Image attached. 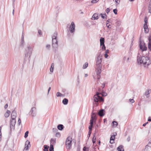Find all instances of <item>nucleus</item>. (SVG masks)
Wrapping results in <instances>:
<instances>
[{
	"label": "nucleus",
	"instance_id": "1",
	"mask_svg": "<svg viewBox=\"0 0 151 151\" xmlns=\"http://www.w3.org/2000/svg\"><path fill=\"white\" fill-rule=\"evenodd\" d=\"M147 48H139L138 54L137 61L139 65L142 64L145 67L148 65L150 63V60L148 57L143 56L141 57L140 54H142L147 51Z\"/></svg>",
	"mask_w": 151,
	"mask_h": 151
},
{
	"label": "nucleus",
	"instance_id": "2",
	"mask_svg": "<svg viewBox=\"0 0 151 151\" xmlns=\"http://www.w3.org/2000/svg\"><path fill=\"white\" fill-rule=\"evenodd\" d=\"M100 95L103 96H106L107 95V93L105 92H102L101 93L97 92L96 94L93 96V98L95 104L97 106L99 102H103L104 101V99Z\"/></svg>",
	"mask_w": 151,
	"mask_h": 151
},
{
	"label": "nucleus",
	"instance_id": "3",
	"mask_svg": "<svg viewBox=\"0 0 151 151\" xmlns=\"http://www.w3.org/2000/svg\"><path fill=\"white\" fill-rule=\"evenodd\" d=\"M103 58V55L101 54V52H99L95 58L96 66H101Z\"/></svg>",
	"mask_w": 151,
	"mask_h": 151
},
{
	"label": "nucleus",
	"instance_id": "4",
	"mask_svg": "<svg viewBox=\"0 0 151 151\" xmlns=\"http://www.w3.org/2000/svg\"><path fill=\"white\" fill-rule=\"evenodd\" d=\"M32 50V48H26L24 56V59L26 60L27 59L29 62L30 61Z\"/></svg>",
	"mask_w": 151,
	"mask_h": 151
},
{
	"label": "nucleus",
	"instance_id": "5",
	"mask_svg": "<svg viewBox=\"0 0 151 151\" xmlns=\"http://www.w3.org/2000/svg\"><path fill=\"white\" fill-rule=\"evenodd\" d=\"M57 32H55L52 36V47H57L58 46V41L57 40Z\"/></svg>",
	"mask_w": 151,
	"mask_h": 151
},
{
	"label": "nucleus",
	"instance_id": "6",
	"mask_svg": "<svg viewBox=\"0 0 151 151\" xmlns=\"http://www.w3.org/2000/svg\"><path fill=\"white\" fill-rule=\"evenodd\" d=\"M72 142V138L69 136L66 139L65 142V145L68 149H70L71 147V142Z\"/></svg>",
	"mask_w": 151,
	"mask_h": 151
},
{
	"label": "nucleus",
	"instance_id": "7",
	"mask_svg": "<svg viewBox=\"0 0 151 151\" xmlns=\"http://www.w3.org/2000/svg\"><path fill=\"white\" fill-rule=\"evenodd\" d=\"M36 104L34 105V107H32L29 113V115L32 117L35 116L37 114V108L36 107Z\"/></svg>",
	"mask_w": 151,
	"mask_h": 151
},
{
	"label": "nucleus",
	"instance_id": "8",
	"mask_svg": "<svg viewBox=\"0 0 151 151\" xmlns=\"http://www.w3.org/2000/svg\"><path fill=\"white\" fill-rule=\"evenodd\" d=\"M106 48H101L99 52H101V53L102 52H104V53L105 52V54H104V57L105 58H107L108 57V54L109 53V50H106Z\"/></svg>",
	"mask_w": 151,
	"mask_h": 151
},
{
	"label": "nucleus",
	"instance_id": "9",
	"mask_svg": "<svg viewBox=\"0 0 151 151\" xmlns=\"http://www.w3.org/2000/svg\"><path fill=\"white\" fill-rule=\"evenodd\" d=\"M10 128L11 129H14V126L15 124V123L16 122V119H12L11 120H10Z\"/></svg>",
	"mask_w": 151,
	"mask_h": 151
},
{
	"label": "nucleus",
	"instance_id": "10",
	"mask_svg": "<svg viewBox=\"0 0 151 151\" xmlns=\"http://www.w3.org/2000/svg\"><path fill=\"white\" fill-rule=\"evenodd\" d=\"M75 24L73 22H72L70 27V32L71 33H74L75 31Z\"/></svg>",
	"mask_w": 151,
	"mask_h": 151
},
{
	"label": "nucleus",
	"instance_id": "11",
	"mask_svg": "<svg viewBox=\"0 0 151 151\" xmlns=\"http://www.w3.org/2000/svg\"><path fill=\"white\" fill-rule=\"evenodd\" d=\"M96 74L97 76L100 75L101 72V66H96Z\"/></svg>",
	"mask_w": 151,
	"mask_h": 151
},
{
	"label": "nucleus",
	"instance_id": "12",
	"mask_svg": "<svg viewBox=\"0 0 151 151\" xmlns=\"http://www.w3.org/2000/svg\"><path fill=\"white\" fill-rule=\"evenodd\" d=\"M144 151H151V140L145 147Z\"/></svg>",
	"mask_w": 151,
	"mask_h": 151
},
{
	"label": "nucleus",
	"instance_id": "13",
	"mask_svg": "<svg viewBox=\"0 0 151 151\" xmlns=\"http://www.w3.org/2000/svg\"><path fill=\"white\" fill-rule=\"evenodd\" d=\"M25 145L26 147H24V150H27L29 149V147H30V142L28 140H27L25 142Z\"/></svg>",
	"mask_w": 151,
	"mask_h": 151
},
{
	"label": "nucleus",
	"instance_id": "14",
	"mask_svg": "<svg viewBox=\"0 0 151 151\" xmlns=\"http://www.w3.org/2000/svg\"><path fill=\"white\" fill-rule=\"evenodd\" d=\"M139 47H146L145 44L142 40L140 39L139 41Z\"/></svg>",
	"mask_w": 151,
	"mask_h": 151
},
{
	"label": "nucleus",
	"instance_id": "15",
	"mask_svg": "<svg viewBox=\"0 0 151 151\" xmlns=\"http://www.w3.org/2000/svg\"><path fill=\"white\" fill-rule=\"evenodd\" d=\"M100 44L102 47H106L104 45V38L103 37H101L100 40Z\"/></svg>",
	"mask_w": 151,
	"mask_h": 151
},
{
	"label": "nucleus",
	"instance_id": "16",
	"mask_svg": "<svg viewBox=\"0 0 151 151\" xmlns=\"http://www.w3.org/2000/svg\"><path fill=\"white\" fill-rule=\"evenodd\" d=\"M11 118L12 119H16V118L17 116V112L16 111L14 110L12 112L11 114Z\"/></svg>",
	"mask_w": 151,
	"mask_h": 151
},
{
	"label": "nucleus",
	"instance_id": "17",
	"mask_svg": "<svg viewBox=\"0 0 151 151\" xmlns=\"http://www.w3.org/2000/svg\"><path fill=\"white\" fill-rule=\"evenodd\" d=\"M105 111L104 109H101L99 110L98 114L100 116H103L104 115Z\"/></svg>",
	"mask_w": 151,
	"mask_h": 151
},
{
	"label": "nucleus",
	"instance_id": "18",
	"mask_svg": "<svg viewBox=\"0 0 151 151\" xmlns=\"http://www.w3.org/2000/svg\"><path fill=\"white\" fill-rule=\"evenodd\" d=\"M143 27L144 29L145 32V33H148L149 32V29H148L147 24H144Z\"/></svg>",
	"mask_w": 151,
	"mask_h": 151
},
{
	"label": "nucleus",
	"instance_id": "19",
	"mask_svg": "<svg viewBox=\"0 0 151 151\" xmlns=\"http://www.w3.org/2000/svg\"><path fill=\"white\" fill-rule=\"evenodd\" d=\"M151 90L150 89H148L145 93V95L146 96L147 98L149 97V94L150 93Z\"/></svg>",
	"mask_w": 151,
	"mask_h": 151
},
{
	"label": "nucleus",
	"instance_id": "20",
	"mask_svg": "<svg viewBox=\"0 0 151 151\" xmlns=\"http://www.w3.org/2000/svg\"><path fill=\"white\" fill-rule=\"evenodd\" d=\"M92 17L93 18L94 20L98 19L99 18L98 14L97 13H94Z\"/></svg>",
	"mask_w": 151,
	"mask_h": 151
},
{
	"label": "nucleus",
	"instance_id": "21",
	"mask_svg": "<svg viewBox=\"0 0 151 151\" xmlns=\"http://www.w3.org/2000/svg\"><path fill=\"white\" fill-rule=\"evenodd\" d=\"M149 42L148 47H151V34H150L148 37Z\"/></svg>",
	"mask_w": 151,
	"mask_h": 151
},
{
	"label": "nucleus",
	"instance_id": "22",
	"mask_svg": "<svg viewBox=\"0 0 151 151\" xmlns=\"http://www.w3.org/2000/svg\"><path fill=\"white\" fill-rule=\"evenodd\" d=\"M117 149L118 151H124V150L123 148V146L122 145H120L117 148Z\"/></svg>",
	"mask_w": 151,
	"mask_h": 151
},
{
	"label": "nucleus",
	"instance_id": "23",
	"mask_svg": "<svg viewBox=\"0 0 151 151\" xmlns=\"http://www.w3.org/2000/svg\"><path fill=\"white\" fill-rule=\"evenodd\" d=\"M115 138V137L114 135H112L111 137L110 141V142L111 144H113L114 143V140Z\"/></svg>",
	"mask_w": 151,
	"mask_h": 151
},
{
	"label": "nucleus",
	"instance_id": "24",
	"mask_svg": "<svg viewBox=\"0 0 151 151\" xmlns=\"http://www.w3.org/2000/svg\"><path fill=\"white\" fill-rule=\"evenodd\" d=\"M56 141V139L55 138H52L50 140V143L52 144V145H54L55 144Z\"/></svg>",
	"mask_w": 151,
	"mask_h": 151
},
{
	"label": "nucleus",
	"instance_id": "25",
	"mask_svg": "<svg viewBox=\"0 0 151 151\" xmlns=\"http://www.w3.org/2000/svg\"><path fill=\"white\" fill-rule=\"evenodd\" d=\"M68 100L64 98L62 101V102L64 105H67L68 102Z\"/></svg>",
	"mask_w": 151,
	"mask_h": 151
},
{
	"label": "nucleus",
	"instance_id": "26",
	"mask_svg": "<svg viewBox=\"0 0 151 151\" xmlns=\"http://www.w3.org/2000/svg\"><path fill=\"white\" fill-rule=\"evenodd\" d=\"M63 126L62 124H59L57 128L58 129L60 130H62L63 129Z\"/></svg>",
	"mask_w": 151,
	"mask_h": 151
},
{
	"label": "nucleus",
	"instance_id": "27",
	"mask_svg": "<svg viewBox=\"0 0 151 151\" xmlns=\"http://www.w3.org/2000/svg\"><path fill=\"white\" fill-rule=\"evenodd\" d=\"M11 112L9 110H7L4 114V116L6 117H8L10 114Z\"/></svg>",
	"mask_w": 151,
	"mask_h": 151
},
{
	"label": "nucleus",
	"instance_id": "28",
	"mask_svg": "<svg viewBox=\"0 0 151 151\" xmlns=\"http://www.w3.org/2000/svg\"><path fill=\"white\" fill-rule=\"evenodd\" d=\"M44 149H43L44 151H48V148H49V146L46 145H44Z\"/></svg>",
	"mask_w": 151,
	"mask_h": 151
},
{
	"label": "nucleus",
	"instance_id": "29",
	"mask_svg": "<svg viewBox=\"0 0 151 151\" xmlns=\"http://www.w3.org/2000/svg\"><path fill=\"white\" fill-rule=\"evenodd\" d=\"M149 12L151 13V0L149 2V4L148 7Z\"/></svg>",
	"mask_w": 151,
	"mask_h": 151
},
{
	"label": "nucleus",
	"instance_id": "30",
	"mask_svg": "<svg viewBox=\"0 0 151 151\" xmlns=\"http://www.w3.org/2000/svg\"><path fill=\"white\" fill-rule=\"evenodd\" d=\"M96 119V116H91V119L90 120H92L93 121H94L95 122Z\"/></svg>",
	"mask_w": 151,
	"mask_h": 151
},
{
	"label": "nucleus",
	"instance_id": "31",
	"mask_svg": "<svg viewBox=\"0 0 151 151\" xmlns=\"http://www.w3.org/2000/svg\"><path fill=\"white\" fill-rule=\"evenodd\" d=\"M96 119V116H91V119L90 120H92L93 121H94L95 122Z\"/></svg>",
	"mask_w": 151,
	"mask_h": 151
},
{
	"label": "nucleus",
	"instance_id": "32",
	"mask_svg": "<svg viewBox=\"0 0 151 151\" xmlns=\"http://www.w3.org/2000/svg\"><path fill=\"white\" fill-rule=\"evenodd\" d=\"M92 141L93 143H95L96 141V137L95 136V134H94L93 137L92 138Z\"/></svg>",
	"mask_w": 151,
	"mask_h": 151
},
{
	"label": "nucleus",
	"instance_id": "33",
	"mask_svg": "<svg viewBox=\"0 0 151 151\" xmlns=\"http://www.w3.org/2000/svg\"><path fill=\"white\" fill-rule=\"evenodd\" d=\"M88 64L87 63H86L83 65V69L86 68L88 66Z\"/></svg>",
	"mask_w": 151,
	"mask_h": 151
},
{
	"label": "nucleus",
	"instance_id": "34",
	"mask_svg": "<svg viewBox=\"0 0 151 151\" xmlns=\"http://www.w3.org/2000/svg\"><path fill=\"white\" fill-rule=\"evenodd\" d=\"M49 151H54V148L52 145H51L49 149Z\"/></svg>",
	"mask_w": 151,
	"mask_h": 151
},
{
	"label": "nucleus",
	"instance_id": "35",
	"mask_svg": "<svg viewBox=\"0 0 151 151\" xmlns=\"http://www.w3.org/2000/svg\"><path fill=\"white\" fill-rule=\"evenodd\" d=\"M144 22V24H147L148 23V19L147 17H145V18Z\"/></svg>",
	"mask_w": 151,
	"mask_h": 151
},
{
	"label": "nucleus",
	"instance_id": "36",
	"mask_svg": "<svg viewBox=\"0 0 151 151\" xmlns=\"http://www.w3.org/2000/svg\"><path fill=\"white\" fill-rule=\"evenodd\" d=\"M56 96L57 97L62 96H63V94L60 92H57L56 93Z\"/></svg>",
	"mask_w": 151,
	"mask_h": 151
},
{
	"label": "nucleus",
	"instance_id": "37",
	"mask_svg": "<svg viewBox=\"0 0 151 151\" xmlns=\"http://www.w3.org/2000/svg\"><path fill=\"white\" fill-rule=\"evenodd\" d=\"M100 15L101 16V17L103 19L105 18V16H106V15L105 14H102L101 13Z\"/></svg>",
	"mask_w": 151,
	"mask_h": 151
},
{
	"label": "nucleus",
	"instance_id": "38",
	"mask_svg": "<svg viewBox=\"0 0 151 151\" xmlns=\"http://www.w3.org/2000/svg\"><path fill=\"white\" fill-rule=\"evenodd\" d=\"M112 124L113 125L115 126V127H116L118 124L117 122L116 121H113L112 122Z\"/></svg>",
	"mask_w": 151,
	"mask_h": 151
},
{
	"label": "nucleus",
	"instance_id": "39",
	"mask_svg": "<svg viewBox=\"0 0 151 151\" xmlns=\"http://www.w3.org/2000/svg\"><path fill=\"white\" fill-rule=\"evenodd\" d=\"M29 133V131H27L25 133L24 137L25 138L27 137L28 136V134Z\"/></svg>",
	"mask_w": 151,
	"mask_h": 151
},
{
	"label": "nucleus",
	"instance_id": "40",
	"mask_svg": "<svg viewBox=\"0 0 151 151\" xmlns=\"http://www.w3.org/2000/svg\"><path fill=\"white\" fill-rule=\"evenodd\" d=\"M24 40H22L21 39V46H23L24 45Z\"/></svg>",
	"mask_w": 151,
	"mask_h": 151
},
{
	"label": "nucleus",
	"instance_id": "41",
	"mask_svg": "<svg viewBox=\"0 0 151 151\" xmlns=\"http://www.w3.org/2000/svg\"><path fill=\"white\" fill-rule=\"evenodd\" d=\"M99 1V0H92L91 1V3L93 4L96 3Z\"/></svg>",
	"mask_w": 151,
	"mask_h": 151
},
{
	"label": "nucleus",
	"instance_id": "42",
	"mask_svg": "<svg viewBox=\"0 0 151 151\" xmlns=\"http://www.w3.org/2000/svg\"><path fill=\"white\" fill-rule=\"evenodd\" d=\"M113 12L115 14H117V9H114L113 10Z\"/></svg>",
	"mask_w": 151,
	"mask_h": 151
},
{
	"label": "nucleus",
	"instance_id": "43",
	"mask_svg": "<svg viewBox=\"0 0 151 151\" xmlns=\"http://www.w3.org/2000/svg\"><path fill=\"white\" fill-rule=\"evenodd\" d=\"M94 122V121H93V120H90V125H91V126H93V122Z\"/></svg>",
	"mask_w": 151,
	"mask_h": 151
},
{
	"label": "nucleus",
	"instance_id": "44",
	"mask_svg": "<svg viewBox=\"0 0 151 151\" xmlns=\"http://www.w3.org/2000/svg\"><path fill=\"white\" fill-rule=\"evenodd\" d=\"M93 110L92 111L91 114V116H96V113L93 112Z\"/></svg>",
	"mask_w": 151,
	"mask_h": 151
},
{
	"label": "nucleus",
	"instance_id": "45",
	"mask_svg": "<svg viewBox=\"0 0 151 151\" xmlns=\"http://www.w3.org/2000/svg\"><path fill=\"white\" fill-rule=\"evenodd\" d=\"M110 9L109 8H107L106 9V12L108 14V13L110 12Z\"/></svg>",
	"mask_w": 151,
	"mask_h": 151
},
{
	"label": "nucleus",
	"instance_id": "46",
	"mask_svg": "<svg viewBox=\"0 0 151 151\" xmlns=\"http://www.w3.org/2000/svg\"><path fill=\"white\" fill-rule=\"evenodd\" d=\"M56 136L58 137H60V134L59 132H58L56 134Z\"/></svg>",
	"mask_w": 151,
	"mask_h": 151
},
{
	"label": "nucleus",
	"instance_id": "47",
	"mask_svg": "<svg viewBox=\"0 0 151 151\" xmlns=\"http://www.w3.org/2000/svg\"><path fill=\"white\" fill-rule=\"evenodd\" d=\"M93 127V126H91V125L90 126H89L88 129H89V131H91L92 130V127Z\"/></svg>",
	"mask_w": 151,
	"mask_h": 151
},
{
	"label": "nucleus",
	"instance_id": "48",
	"mask_svg": "<svg viewBox=\"0 0 151 151\" xmlns=\"http://www.w3.org/2000/svg\"><path fill=\"white\" fill-rule=\"evenodd\" d=\"M18 123L19 125H20L21 124V120L20 118L18 119Z\"/></svg>",
	"mask_w": 151,
	"mask_h": 151
},
{
	"label": "nucleus",
	"instance_id": "49",
	"mask_svg": "<svg viewBox=\"0 0 151 151\" xmlns=\"http://www.w3.org/2000/svg\"><path fill=\"white\" fill-rule=\"evenodd\" d=\"M88 147H84L83 148V150L84 151H86V150H88Z\"/></svg>",
	"mask_w": 151,
	"mask_h": 151
},
{
	"label": "nucleus",
	"instance_id": "50",
	"mask_svg": "<svg viewBox=\"0 0 151 151\" xmlns=\"http://www.w3.org/2000/svg\"><path fill=\"white\" fill-rule=\"evenodd\" d=\"M106 26L108 28H111V27H110V25L109 24H108V23H106Z\"/></svg>",
	"mask_w": 151,
	"mask_h": 151
},
{
	"label": "nucleus",
	"instance_id": "51",
	"mask_svg": "<svg viewBox=\"0 0 151 151\" xmlns=\"http://www.w3.org/2000/svg\"><path fill=\"white\" fill-rule=\"evenodd\" d=\"M38 33L39 35H42V31L40 30H38Z\"/></svg>",
	"mask_w": 151,
	"mask_h": 151
},
{
	"label": "nucleus",
	"instance_id": "52",
	"mask_svg": "<svg viewBox=\"0 0 151 151\" xmlns=\"http://www.w3.org/2000/svg\"><path fill=\"white\" fill-rule=\"evenodd\" d=\"M129 101L130 102H131L132 103H134V101L133 99H129Z\"/></svg>",
	"mask_w": 151,
	"mask_h": 151
},
{
	"label": "nucleus",
	"instance_id": "53",
	"mask_svg": "<svg viewBox=\"0 0 151 151\" xmlns=\"http://www.w3.org/2000/svg\"><path fill=\"white\" fill-rule=\"evenodd\" d=\"M130 137L129 136L127 138V140L128 142H129L130 140Z\"/></svg>",
	"mask_w": 151,
	"mask_h": 151
},
{
	"label": "nucleus",
	"instance_id": "54",
	"mask_svg": "<svg viewBox=\"0 0 151 151\" xmlns=\"http://www.w3.org/2000/svg\"><path fill=\"white\" fill-rule=\"evenodd\" d=\"M54 68H50V71L51 72H52L53 71Z\"/></svg>",
	"mask_w": 151,
	"mask_h": 151
},
{
	"label": "nucleus",
	"instance_id": "55",
	"mask_svg": "<svg viewBox=\"0 0 151 151\" xmlns=\"http://www.w3.org/2000/svg\"><path fill=\"white\" fill-rule=\"evenodd\" d=\"M54 65L53 63H52L51 64V68H54Z\"/></svg>",
	"mask_w": 151,
	"mask_h": 151
},
{
	"label": "nucleus",
	"instance_id": "56",
	"mask_svg": "<svg viewBox=\"0 0 151 151\" xmlns=\"http://www.w3.org/2000/svg\"><path fill=\"white\" fill-rule=\"evenodd\" d=\"M148 121L149 122H151V117H149L148 119Z\"/></svg>",
	"mask_w": 151,
	"mask_h": 151
},
{
	"label": "nucleus",
	"instance_id": "57",
	"mask_svg": "<svg viewBox=\"0 0 151 151\" xmlns=\"http://www.w3.org/2000/svg\"><path fill=\"white\" fill-rule=\"evenodd\" d=\"M21 39L22 40H24V35L23 33L22 34V37H21Z\"/></svg>",
	"mask_w": 151,
	"mask_h": 151
},
{
	"label": "nucleus",
	"instance_id": "58",
	"mask_svg": "<svg viewBox=\"0 0 151 151\" xmlns=\"http://www.w3.org/2000/svg\"><path fill=\"white\" fill-rule=\"evenodd\" d=\"M115 2L117 4H119L120 3V0H115Z\"/></svg>",
	"mask_w": 151,
	"mask_h": 151
},
{
	"label": "nucleus",
	"instance_id": "59",
	"mask_svg": "<svg viewBox=\"0 0 151 151\" xmlns=\"http://www.w3.org/2000/svg\"><path fill=\"white\" fill-rule=\"evenodd\" d=\"M91 131H89L88 135H89V137L90 136V135L91 134Z\"/></svg>",
	"mask_w": 151,
	"mask_h": 151
},
{
	"label": "nucleus",
	"instance_id": "60",
	"mask_svg": "<svg viewBox=\"0 0 151 151\" xmlns=\"http://www.w3.org/2000/svg\"><path fill=\"white\" fill-rule=\"evenodd\" d=\"M8 106V104H6L5 106H4V108L5 109H6Z\"/></svg>",
	"mask_w": 151,
	"mask_h": 151
},
{
	"label": "nucleus",
	"instance_id": "61",
	"mask_svg": "<svg viewBox=\"0 0 151 151\" xmlns=\"http://www.w3.org/2000/svg\"><path fill=\"white\" fill-rule=\"evenodd\" d=\"M52 130H53V132H56V131H57V129L56 128H53Z\"/></svg>",
	"mask_w": 151,
	"mask_h": 151
},
{
	"label": "nucleus",
	"instance_id": "62",
	"mask_svg": "<svg viewBox=\"0 0 151 151\" xmlns=\"http://www.w3.org/2000/svg\"><path fill=\"white\" fill-rule=\"evenodd\" d=\"M148 123V122H146L145 123H144L143 124V126L144 127V126H145Z\"/></svg>",
	"mask_w": 151,
	"mask_h": 151
},
{
	"label": "nucleus",
	"instance_id": "63",
	"mask_svg": "<svg viewBox=\"0 0 151 151\" xmlns=\"http://www.w3.org/2000/svg\"><path fill=\"white\" fill-rule=\"evenodd\" d=\"M77 81L78 82V83H79V77L78 76L77 77Z\"/></svg>",
	"mask_w": 151,
	"mask_h": 151
},
{
	"label": "nucleus",
	"instance_id": "64",
	"mask_svg": "<svg viewBox=\"0 0 151 151\" xmlns=\"http://www.w3.org/2000/svg\"><path fill=\"white\" fill-rule=\"evenodd\" d=\"M105 86V84L104 83H103L102 84V86H101V87L102 88H104V87Z\"/></svg>",
	"mask_w": 151,
	"mask_h": 151
}]
</instances>
